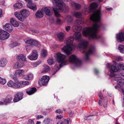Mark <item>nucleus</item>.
Returning <instances> with one entry per match:
<instances>
[{
  "instance_id": "nucleus-1",
  "label": "nucleus",
  "mask_w": 124,
  "mask_h": 124,
  "mask_svg": "<svg viewBox=\"0 0 124 124\" xmlns=\"http://www.w3.org/2000/svg\"><path fill=\"white\" fill-rule=\"evenodd\" d=\"M74 15L78 18L75 20V23L73 26L72 29L74 31L76 32L74 34L73 37H69L64 40V42L67 45L63 47L62 50V52L65 53L67 55L71 54L73 49L77 46L73 44L74 39L80 42L78 45V47L83 50V53L85 54V60L87 61L89 59V55L93 54L95 48L93 46H90L88 50L87 41L85 40H83L81 38V33L79 31L82 30V27L79 25L83 24L84 21L83 18L81 17L82 14L78 12H75Z\"/></svg>"
},
{
  "instance_id": "nucleus-2",
  "label": "nucleus",
  "mask_w": 124,
  "mask_h": 124,
  "mask_svg": "<svg viewBox=\"0 0 124 124\" xmlns=\"http://www.w3.org/2000/svg\"><path fill=\"white\" fill-rule=\"evenodd\" d=\"M98 6L97 3L93 2L91 4L90 6L88 5H85L82 10L83 13L85 14H87L89 12H94L90 17V20L93 23V26L85 28L82 31L83 35L89 39H100V36L97 34V32L102 29H105L104 25L100 22V11L98 10L94 12L95 8Z\"/></svg>"
},
{
  "instance_id": "nucleus-3",
  "label": "nucleus",
  "mask_w": 124,
  "mask_h": 124,
  "mask_svg": "<svg viewBox=\"0 0 124 124\" xmlns=\"http://www.w3.org/2000/svg\"><path fill=\"white\" fill-rule=\"evenodd\" d=\"M110 76L113 78L112 82L114 85H115V89L120 87L121 85L124 86V73H115L111 72Z\"/></svg>"
},
{
  "instance_id": "nucleus-4",
  "label": "nucleus",
  "mask_w": 124,
  "mask_h": 124,
  "mask_svg": "<svg viewBox=\"0 0 124 124\" xmlns=\"http://www.w3.org/2000/svg\"><path fill=\"white\" fill-rule=\"evenodd\" d=\"M30 14L29 11L26 9H23L20 11V13L16 11L14 14L19 20L21 21H24V18H26L29 16Z\"/></svg>"
},
{
  "instance_id": "nucleus-5",
  "label": "nucleus",
  "mask_w": 124,
  "mask_h": 124,
  "mask_svg": "<svg viewBox=\"0 0 124 124\" xmlns=\"http://www.w3.org/2000/svg\"><path fill=\"white\" fill-rule=\"evenodd\" d=\"M59 11L61 12L57 6L56 9L53 7H52L51 8L50 7H46L43 10V11L46 14L49 16L52 15L54 11L55 16L57 17H59L61 16L60 15L58 12Z\"/></svg>"
},
{
  "instance_id": "nucleus-6",
  "label": "nucleus",
  "mask_w": 124,
  "mask_h": 124,
  "mask_svg": "<svg viewBox=\"0 0 124 124\" xmlns=\"http://www.w3.org/2000/svg\"><path fill=\"white\" fill-rule=\"evenodd\" d=\"M56 55L57 61L60 63L59 66L60 68L68 64V61L66 59L65 55L59 52Z\"/></svg>"
},
{
  "instance_id": "nucleus-7",
  "label": "nucleus",
  "mask_w": 124,
  "mask_h": 124,
  "mask_svg": "<svg viewBox=\"0 0 124 124\" xmlns=\"http://www.w3.org/2000/svg\"><path fill=\"white\" fill-rule=\"evenodd\" d=\"M69 61L70 62L74 64L77 67L80 66L82 64V61L74 55H72L70 57Z\"/></svg>"
},
{
  "instance_id": "nucleus-8",
  "label": "nucleus",
  "mask_w": 124,
  "mask_h": 124,
  "mask_svg": "<svg viewBox=\"0 0 124 124\" xmlns=\"http://www.w3.org/2000/svg\"><path fill=\"white\" fill-rule=\"evenodd\" d=\"M113 62L114 63L111 65L110 63H108L106 65V67L109 69H111L112 72H111H111L117 73L115 72H118L119 71V67H118V65H117V63L115 61H113Z\"/></svg>"
},
{
  "instance_id": "nucleus-9",
  "label": "nucleus",
  "mask_w": 124,
  "mask_h": 124,
  "mask_svg": "<svg viewBox=\"0 0 124 124\" xmlns=\"http://www.w3.org/2000/svg\"><path fill=\"white\" fill-rule=\"evenodd\" d=\"M62 0H54V2L61 12H62L64 9H67L68 7L62 1Z\"/></svg>"
},
{
  "instance_id": "nucleus-10",
  "label": "nucleus",
  "mask_w": 124,
  "mask_h": 124,
  "mask_svg": "<svg viewBox=\"0 0 124 124\" xmlns=\"http://www.w3.org/2000/svg\"><path fill=\"white\" fill-rule=\"evenodd\" d=\"M38 56L37 51L35 50L32 51L31 53L28 56V58L31 60H36L37 59Z\"/></svg>"
},
{
  "instance_id": "nucleus-11",
  "label": "nucleus",
  "mask_w": 124,
  "mask_h": 124,
  "mask_svg": "<svg viewBox=\"0 0 124 124\" xmlns=\"http://www.w3.org/2000/svg\"><path fill=\"white\" fill-rule=\"evenodd\" d=\"M9 35V34L6 31L0 30V39L3 40L7 39Z\"/></svg>"
},
{
  "instance_id": "nucleus-12",
  "label": "nucleus",
  "mask_w": 124,
  "mask_h": 124,
  "mask_svg": "<svg viewBox=\"0 0 124 124\" xmlns=\"http://www.w3.org/2000/svg\"><path fill=\"white\" fill-rule=\"evenodd\" d=\"M25 42L26 43L38 47H39L40 46L39 42L33 39H29L25 41Z\"/></svg>"
},
{
  "instance_id": "nucleus-13",
  "label": "nucleus",
  "mask_w": 124,
  "mask_h": 124,
  "mask_svg": "<svg viewBox=\"0 0 124 124\" xmlns=\"http://www.w3.org/2000/svg\"><path fill=\"white\" fill-rule=\"evenodd\" d=\"M27 3V6L29 8L35 10L37 9L36 5L32 3V0H24Z\"/></svg>"
},
{
  "instance_id": "nucleus-14",
  "label": "nucleus",
  "mask_w": 124,
  "mask_h": 124,
  "mask_svg": "<svg viewBox=\"0 0 124 124\" xmlns=\"http://www.w3.org/2000/svg\"><path fill=\"white\" fill-rule=\"evenodd\" d=\"M49 79V77L48 76H44L41 78L39 83L43 85H44L47 83Z\"/></svg>"
},
{
  "instance_id": "nucleus-15",
  "label": "nucleus",
  "mask_w": 124,
  "mask_h": 124,
  "mask_svg": "<svg viewBox=\"0 0 124 124\" xmlns=\"http://www.w3.org/2000/svg\"><path fill=\"white\" fill-rule=\"evenodd\" d=\"M23 93L20 92L17 93L15 95V97L13 99L14 102H16L21 100L23 98Z\"/></svg>"
},
{
  "instance_id": "nucleus-16",
  "label": "nucleus",
  "mask_w": 124,
  "mask_h": 124,
  "mask_svg": "<svg viewBox=\"0 0 124 124\" xmlns=\"http://www.w3.org/2000/svg\"><path fill=\"white\" fill-rule=\"evenodd\" d=\"M116 37L118 42H121L124 41V32H121L116 34Z\"/></svg>"
},
{
  "instance_id": "nucleus-17",
  "label": "nucleus",
  "mask_w": 124,
  "mask_h": 124,
  "mask_svg": "<svg viewBox=\"0 0 124 124\" xmlns=\"http://www.w3.org/2000/svg\"><path fill=\"white\" fill-rule=\"evenodd\" d=\"M8 62L7 59L3 57L0 59V67H5Z\"/></svg>"
},
{
  "instance_id": "nucleus-18",
  "label": "nucleus",
  "mask_w": 124,
  "mask_h": 124,
  "mask_svg": "<svg viewBox=\"0 0 124 124\" xmlns=\"http://www.w3.org/2000/svg\"><path fill=\"white\" fill-rule=\"evenodd\" d=\"M26 93L29 95H32L36 91L37 89L35 87L29 88L26 89Z\"/></svg>"
},
{
  "instance_id": "nucleus-19",
  "label": "nucleus",
  "mask_w": 124,
  "mask_h": 124,
  "mask_svg": "<svg viewBox=\"0 0 124 124\" xmlns=\"http://www.w3.org/2000/svg\"><path fill=\"white\" fill-rule=\"evenodd\" d=\"M3 28L4 29L9 31H11L13 30L12 25L9 23L6 24L3 26Z\"/></svg>"
},
{
  "instance_id": "nucleus-20",
  "label": "nucleus",
  "mask_w": 124,
  "mask_h": 124,
  "mask_svg": "<svg viewBox=\"0 0 124 124\" xmlns=\"http://www.w3.org/2000/svg\"><path fill=\"white\" fill-rule=\"evenodd\" d=\"M11 24L15 27H18L19 25V23L14 18H12L10 21Z\"/></svg>"
},
{
  "instance_id": "nucleus-21",
  "label": "nucleus",
  "mask_w": 124,
  "mask_h": 124,
  "mask_svg": "<svg viewBox=\"0 0 124 124\" xmlns=\"http://www.w3.org/2000/svg\"><path fill=\"white\" fill-rule=\"evenodd\" d=\"M64 33L61 32L58 34L57 37L59 41H62L64 39Z\"/></svg>"
},
{
  "instance_id": "nucleus-22",
  "label": "nucleus",
  "mask_w": 124,
  "mask_h": 124,
  "mask_svg": "<svg viewBox=\"0 0 124 124\" xmlns=\"http://www.w3.org/2000/svg\"><path fill=\"white\" fill-rule=\"evenodd\" d=\"M24 71L23 70H17L15 71V75L16 76L19 77L23 76L24 73Z\"/></svg>"
},
{
  "instance_id": "nucleus-23",
  "label": "nucleus",
  "mask_w": 124,
  "mask_h": 124,
  "mask_svg": "<svg viewBox=\"0 0 124 124\" xmlns=\"http://www.w3.org/2000/svg\"><path fill=\"white\" fill-rule=\"evenodd\" d=\"M36 18H39L42 17L44 16L43 11H42L38 10L35 14Z\"/></svg>"
},
{
  "instance_id": "nucleus-24",
  "label": "nucleus",
  "mask_w": 124,
  "mask_h": 124,
  "mask_svg": "<svg viewBox=\"0 0 124 124\" xmlns=\"http://www.w3.org/2000/svg\"><path fill=\"white\" fill-rule=\"evenodd\" d=\"M13 99V97L11 95H8L4 99V101L6 103H9Z\"/></svg>"
},
{
  "instance_id": "nucleus-25",
  "label": "nucleus",
  "mask_w": 124,
  "mask_h": 124,
  "mask_svg": "<svg viewBox=\"0 0 124 124\" xmlns=\"http://www.w3.org/2000/svg\"><path fill=\"white\" fill-rule=\"evenodd\" d=\"M33 77V75L31 74H28L23 76V78L26 80H30Z\"/></svg>"
},
{
  "instance_id": "nucleus-26",
  "label": "nucleus",
  "mask_w": 124,
  "mask_h": 124,
  "mask_svg": "<svg viewBox=\"0 0 124 124\" xmlns=\"http://www.w3.org/2000/svg\"><path fill=\"white\" fill-rule=\"evenodd\" d=\"M71 5L72 6L75 7L76 9H79L81 8V5L78 4L76 3L73 1L71 2Z\"/></svg>"
},
{
  "instance_id": "nucleus-27",
  "label": "nucleus",
  "mask_w": 124,
  "mask_h": 124,
  "mask_svg": "<svg viewBox=\"0 0 124 124\" xmlns=\"http://www.w3.org/2000/svg\"><path fill=\"white\" fill-rule=\"evenodd\" d=\"M17 59L19 60H22L25 61L26 59V57L23 54H21L18 55L17 57Z\"/></svg>"
},
{
  "instance_id": "nucleus-28",
  "label": "nucleus",
  "mask_w": 124,
  "mask_h": 124,
  "mask_svg": "<svg viewBox=\"0 0 124 124\" xmlns=\"http://www.w3.org/2000/svg\"><path fill=\"white\" fill-rule=\"evenodd\" d=\"M23 63L21 62H17L15 64L14 67L16 69L20 68L23 66Z\"/></svg>"
},
{
  "instance_id": "nucleus-29",
  "label": "nucleus",
  "mask_w": 124,
  "mask_h": 124,
  "mask_svg": "<svg viewBox=\"0 0 124 124\" xmlns=\"http://www.w3.org/2000/svg\"><path fill=\"white\" fill-rule=\"evenodd\" d=\"M7 85L8 87H15V83L12 80H10L7 83Z\"/></svg>"
},
{
  "instance_id": "nucleus-30",
  "label": "nucleus",
  "mask_w": 124,
  "mask_h": 124,
  "mask_svg": "<svg viewBox=\"0 0 124 124\" xmlns=\"http://www.w3.org/2000/svg\"><path fill=\"white\" fill-rule=\"evenodd\" d=\"M13 6L17 8H21L23 6V4L19 2L14 4Z\"/></svg>"
},
{
  "instance_id": "nucleus-31",
  "label": "nucleus",
  "mask_w": 124,
  "mask_h": 124,
  "mask_svg": "<svg viewBox=\"0 0 124 124\" xmlns=\"http://www.w3.org/2000/svg\"><path fill=\"white\" fill-rule=\"evenodd\" d=\"M118 47L120 52L121 53L124 54V46L119 45Z\"/></svg>"
},
{
  "instance_id": "nucleus-32",
  "label": "nucleus",
  "mask_w": 124,
  "mask_h": 124,
  "mask_svg": "<svg viewBox=\"0 0 124 124\" xmlns=\"http://www.w3.org/2000/svg\"><path fill=\"white\" fill-rule=\"evenodd\" d=\"M19 45V44L18 42H14L11 43L10 45V47L12 48H13Z\"/></svg>"
},
{
  "instance_id": "nucleus-33",
  "label": "nucleus",
  "mask_w": 124,
  "mask_h": 124,
  "mask_svg": "<svg viewBox=\"0 0 124 124\" xmlns=\"http://www.w3.org/2000/svg\"><path fill=\"white\" fill-rule=\"evenodd\" d=\"M93 115L85 116L84 119L86 120H91L93 118Z\"/></svg>"
},
{
  "instance_id": "nucleus-34",
  "label": "nucleus",
  "mask_w": 124,
  "mask_h": 124,
  "mask_svg": "<svg viewBox=\"0 0 124 124\" xmlns=\"http://www.w3.org/2000/svg\"><path fill=\"white\" fill-rule=\"evenodd\" d=\"M50 122V119L49 118H45L43 121V124H49Z\"/></svg>"
},
{
  "instance_id": "nucleus-35",
  "label": "nucleus",
  "mask_w": 124,
  "mask_h": 124,
  "mask_svg": "<svg viewBox=\"0 0 124 124\" xmlns=\"http://www.w3.org/2000/svg\"><path fill=\"white\" fill-rule=\"evenodd\" d=\"M45 67L43 71V73L46 72L50 70V68L47 65H45Z\"/></svg>"
},
{
  "instance_id": "nucleus-36",
  "label": "nucleus",
  "mask_w": 124,
  "mask_h": 124,
  "mask_svg": "<svg viewBox=\"0 0 124 124\" xmlns=\"http://www.w3.org/2000/svg\"><path fill=\"white\" fill-rule=\"evenodd\" d=\"M63 123L65 124H71V121L70 118H68L64 120Z\"/></svg>"
},
{
  "instance_id": "nucleus-37",
  "label": "nucleus",
  "mask_w": 124,
  "mask_h": 124,
  "mask_svg": "<svg viewBox=\"0 0 124 124\" xmlns=\"http://www.w3.org/2000/svg\"><path fill=\"white\" fill-rule=\"evenodd\" d=\"M41 53V56L44 57L46 56L47 55L46 51L45 50L43 49L42 50Z\"/></svg>"
},
{
  "instance_id": "nucleus-38",
  "label": "nucleus",
  "mask_w": 124,
  "mask_h": 124,
  "mask_svg": "<svg viewBox=\"0 0 124 124\" xmlns=\"http://www.w3.org/2000/svg\"><path fill=\"white\" fill-rule=\"evenodd\" d=\"M118 67H119V69H120L124 70V64L123 63H120L118 64Z\"/></svg>"
},
{
  "instance_id": "nucleus-39",
  "label": "nucleus",
  "mask_w": 124,
  "mask_h": 124,
  "mask_svg": "<svg viewBox=\"0 0 124 124\" xmlns=\"http://www.w3.org/2000/svg\"><path fill=\"white\" fill-rule=\"evenodd\" d=\"M6 81L5 79L1 78L0 77V84L2 85H4L6 83Z\"/></svg>"
},
{
  "instance_id": "nucleus-40",
  "label": "nucleus",
  "mask_w": 124,
  "mask_h": 124,
  "mask_svg": "<svg viewBox=\"0 0 124 124\" xmlns=\"http://www.w3.org/2000/svg\"><path fill=\"white\" fill-rule=\"evenodd\" d=\"M66 19L67 21L69 22H71L73 21L72 17L70 15H68L67 16Z\"/></svg>"
},
{
  "instance_id": "nucleus-41",
  "label": "nucleus",
  "mask_w": 124,
  "mask_h": 124,
  "mask_svg": "<svg viewBox=\"0 0 124 124\" xmlns=\"http://www.w3.org/2000/svg\"><path fill=\"white\" fill-rule=\"evenodd\" d=\"M53 59L50 58L48 59L47 62L48 64L50 65H51L53 63Z\"/></svg>"
},
{
  "instance_id": "nucleus-42",
  "label": "nucleus",
  "mask_w": 124,
  "mask_h": 124,
  "mask_svg": "<svg viewBox=\"0 0 124 124\" xmlns=\"http://www.w3.org/2000/svg\"><path fill=\"white\" fill-rule=\"evenodd\" d=\"M122 85H121L120 86V87H118L117 88H116V89H119V91L122 92L123 93L124 95V87H122V88L121 87V86ZM123 86V85H122Z\"/></svg>"
},
{
  "instance_id": "nucleus-43",
  "label": "nucleus",
  "mask_w": 124,
  "mask_h": 124,
  "mask_svg": "<svg viewBox=\"0 0 124 124\" xmlns=\"http://www.w3.org/2000/svg\"><path fill=\"white\" fill-rule=\"evenodd\" d=\"M20 83H22V84H23V85H28L29 84V82L27 81H20Z\"/></svg>"
},
{
  "instance_id": "nucleus-44",
  "label": "nucleus",
  "mask_w": 124,
  "mask_h": 124,
  "mask_svg": "<svg viewBox=\"0 0 124 124\" xmlns=\"http://www.w3.org/2000/svg\"><path fill=\"white\" fill-rule=\"evenodd\" d=\"M22 84V83H20V81L19 82V83H18L17 84H16L15 83V88H20L21 87V84Z\"/></svg>"
},
{
  "instance_id": "nucleus-45",
  "label": "nucleus",
  "mask_w": 124,
  "mask_h": 124,
  "mask_svg": "<svg viewBox=\"0 0 124 124\" xmlns=\"http://www.w3.org/2000/svg\"><path fill=\"white\" fill-rule=\"evenodd\" d=\"M56 22L58 24H60L62 23L61 20L58 18L57 19Z\"/></svg>"
},
{
  "instance_id": "nucleus-46",
  "label": "nucleus",
  "mask_w": 124,
  "mask_h": 124,
  "mask_svg": "<svg viewBox=\"0 0 124 124\" xmlns=\"http://www.w3.org/2000/svg\"><path fill=\"white\" fill-rule=\"evenodd\" d=\"M55 112L58 113H62L63 112L60 109H58L56 110Z\"/></svg>"
},
{
  "instance_id": "nucleus-47",
  "label": "nucleus",
  "mask_w": 124,
  "mask_h": 124,
  "mask_svg": "<svg viewBox=\"0 0 124 124\" xmlns=\"http://www.w3.org/2000/svg\"><path fill=\"white\" fill-rule=\"evenodd\" d=\"M116 60L117 61H121L122 60V59L120 57H116L115 58Z\"/></svg>"
},
{
  "instance_id": "nucleus-48",
  "label": "nucleus",
  "mask_w": 124,
  "mask_h": 124,
  "mask_svg": "<svg viewBox=\"0 0 124 124\" xmlns=\"http://www.w3.org/2000/svg\"><path fill=\"white\" fill-rule=\"evenodd\" d=\"M34 122L31 119H29V123L28 124H34Z\"/></svg>"
},
{
  "instance_id": "nucleus-49",
  "label": "nucleus",
  "mask_w": 124,
  "mask_h": 124,
  "mask_svg": "<svg viewBox=\"0 0 124 124\" xmlns=\"http://www.w3.org/2000/svg\"><path fill=\"white\" fill-rule=\"evenodd\" d=\"M11 78H12L14 80L16 81L17 80V78L15 76L13 75H11Z\"/></svg>"
},
{
  "instance_id": "nucleus-50",
  "label": "nucleus",
  "mask_w": 124,
  "mask_h": 124,
  "mask_svg": "<svg viewBox=\"0 0 124 124\" xmlns=\"http://www.w3.org/2000/svg\"><path fill=\"white\" fill-rule=\"evenodd\" d=\"M54 68L57 71L60 69V68L57 65H55L54 67Z\"/></svg>"
},
{
  "instance_id": "nucleus-51",
  "label": "nucleus",
  "mask_w": 124,
  "mask_h": 124,
  "mask_svg": "<svg viewBox=\"0 0 124 124\" xmlns=\"http://www.w3.org/2000/svg\"><path fill=\"white\" fill-rule=\"evenodd\" d=\"M71 27L68 26L65 27V30L67 31H68L70 29Z\"/></svg>"
},
{
  "instance_id": "nucleus-52",
  "label": "nucleus",
  "mask_w": 124,
  "mask_h": 124,
  "mask_svg": "<svg viewBox=\"0 0 124 124\" xmlns=\"http://www.w3.org/2000/svg\"><path fill=\"white\" fill-rule=\"evenodd\" d=\"M94 72L97 75L99 73V71L97 69H95V68L94 69Z\"/></svg>"
},
{
  "instance_id": "nucleus-53",
  "label": "nucleus",
  "mask_w": 124,
  "mask_h": 124,
  "mask_svg": "<svg viewBox=\"0 0 124 124\" xmlns=\"http://www.w3.org/2000/svg\"><path fill=\"white\" fill-rule=\"evenodd\" d=\"M99 97L101 99H102L103 98V97L102 94L101 93H99L98 94Z\"/></svg>"
},
{
  "instance_id": "nucleus-54",
  "label": "nucleus",
  "mask_w": 124,
  "mask_h": 124,
  "mask_svg": "<svg viewBox=\"0 0 124 124\" xmlns=\"http://www.w3.org/2000/svg\"><path fill=\"white\" fill-rule=\"evenodd\" d=\"M43 116H41V115H38L37 116V117L36 118V119L37 120H38V119H39L40 118H42L43 117Z\"/></svg>"
},
{
  "instance_id": "nucleus-55",
  "label": "nucleus",
  "mask_w": 124,
  "mask_h": 124,
  "mask_svg": "<svg viewBox=\"0 0 124 124\" xmlns=\"http://www.w3.org/2000/svg\"><path fill=\"white\" fill-rule=\"evenodd\" d=\"M62 117L61 116L58 115L56 117V119L58 118L59 119H61Z\"/></svg>"
},
{
  "instance_id": "nucleus-56",
  "label": "nucleus",
  "mask_w": 124,
  "mask_h": 124,
  "mask_svg": "<svg viewBox=\"0 0 124 124\" xmlns=\"http://www.w3.org/2000/svg\"><path fill=\"white\" fill-rule=\"evenodd\" d=\"M2 10L1 9H0V17H2Z\"/></svg>"
},
{
  "instance_id": "nucleus-57",
  "label": "nucleus",
  "mask_w": 124,
  "mask_h": 124,
  "mask_svg": "<svg viewBox=\"0 0 124 124\" xmlns=\"http://www.w3.org/2000/svg\"><path fill=\"white\" fill-rule=\"evenodd\" d=\"M56 124H64V123L61 121H60L58 122Z\"/></svg>"
},
{
  "instance_id": "nucleus-58",
  "label": "nucleus",
  "mask_w": 124,
  "mask_h": 124,
  "mask_svg": "<svg viewBox=\"0 0 124 124\" xmlns=\"http://www.w3.org/2000/svg\"><path fill=\"white\" fill-rule=\"evenodd\" d=\"M106 8L107 10L108 11H110L111 10H112V8Z\"/></svg>"
},
{
  "instance_id": "nucleus-59",
  "label": "nucleus",
  "mask_w": 124,
  "mask_h": 124,
  "mask_svg": "<svg viewBox=\"0 0 124 124\" xmlns=\"http://www.w3.org/2000/svg\"><path fill=\"white\" fill-rule=\"evenodd\" d=\"M101 101L100 100H99V101L98 103L100 106H101L102 105L101 104Z\"/></svg>"
},
{
  "instance_id": "nucleus-60",
  "label": "nucleus",
  "mask_w": 124,
  "mask_h": 124,
  "mask_svg": "<svg viewBox=\"0 0 124 124\" xmlns=\"http://www.w3.org/2000/svg\"><path fill=\"white\" fill-rule=\"evenodd\" d=\"M34 32H35V33H38L39 32V31H38L37 30H34Z\"/></svg>"
},
{
  "instance_id": "nucleus-61",
  "label": "nucleus",
  "mask_w": 124,
  "mask_h": 124,
  "mask_svg": "<svg viewBox=\"0 0 124 124\" xmlns=\"http://www.w3.org/2000/svg\"><path fill=\"white\" fill-rule=\"evenodd\" d=\"M73 115V114L72 113H70L69 114V116H70L71 117Z\"/></svg>"
},
{
  "instance_id": "nucleus-62",
  "label": "nucleus",
  "mask_w": 124,
  "mask_h": 124,
  "mask_svg": "<svg viewBox=\"0 0 124 124\" xmlns=\"http://www.w3.org/2000/svg\"><path fill=\"white\" fill-rule=\"evenodd\" d=\"M4 104V103L2 102H1L0 101V104L1 105H3Z\"/></svg>"
},
{
  "instance_id": "nucleus-63",
  "label": "nucleus",
  "mask_w": 124,
  "mask_h": 124,
  "mask_svg": "<svg viewBox=\"0 0 124 124\" xmlns=\"http://www.w3.org/2000/svg\"><path fill=\"white\" fill-rule=\"evenodd\" d=\"M123 106L124 107V97L123 98Z\"/></svg>"
},
{
  "instance_id": "nucleus-64",
  "label": "nucleus",
  "mask_w": 124,
  "mask_h": 124,
  "mask_svg": "<svg viewBox=\"0 0 124 124\" xmlns=\"http://www.w3.org/2000/svg\"><path fill=\"white\" fill-rule=\"evenodd\" d=\"M41 123V122L39 121H38L36 124H40Z\"/></svg>"
}]
</instances>
